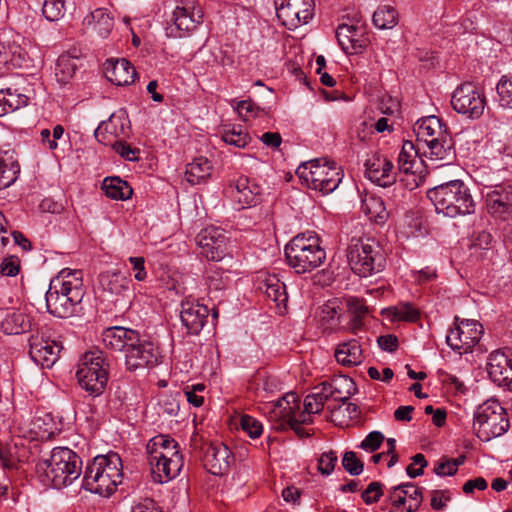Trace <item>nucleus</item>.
Masks as SVG:
<instances>
[{
	"label": "nucleus",
	"mask_w": 512,
	"mask_h": 512,
	"mask_svg": "<svg viewBox=\"0 0 512 512\" xmlns=\"http://www.w3.org/2000/svg\"><path fill=\"white\" fill-rule=\"evenodd\" d=\"M325 401L317 392L307 395L304 400V409L307 414L320 413L323 410Z\"/></svg>",
	"instance_id": "bf43d9fd"
},
{
	"label": "nucleus",
	"mask_w": 512,
	"mask_h": 512,
	"mask_svg": "<svg viewBox=\"0 0 512 512\" xmlns=\"http://www.w3.org/2000/svg\"><path fill=\"white\" fill-rule=\"evenodd\" d=\"M451 500L449 491L435 490L431 496V507L434 510H442L446 507L447 502Z\"/></svg>",
	"instance_id": "0e129e2a"
},
{
	"label": "nucleus",
	"mask_w": 512,
	"mask_h": 512,
	"mask_svg": "<svg viewBox=\"0 0 512 512\" xmlns=\"http://www.w3.org/2000/svg\"><path fill=\"white\" fill-rule=\"evenodd\" d=\"M361 209L371 221L376 223H383L388 216L384 202L375 195L366 196L362 200Z\"/></svg>",
	"instance_id": "4c0bfd02"
},
{
	"label": "nucleus",
	"mask_w": 512,
	"mask_h": 512,
	"mask_svg": "<svg viewBox=\"0 0 512 512\" xmlns=\"http://www.w3.org/2000/svg\"><path fill=\"white\" fill-rule=\"evenodd\" d=\"M260 193V186L246 176H240L235 182L234 189L231 191L232 197L239 203L241 208L256 205L260 200Z\"/></svg>",
	"instance_id": "c85d7f7f"
},
{
	"label": "nucleus",
	"mask_w": 512,
	"mask_h": 512,
	"mask_svg": "<svg viewBox=\"0 0 512 512\" xmlns=\"http://www.w3.org/2000/svg\"><path fill=\"white\" fill-rule=\"evenodd\" d=\"M47 481L56 489H62L77 480L82 472L80 457L67 447H55L49 459L38 464Z\"/></svg>",
	"instance_id": "39448f33"
},
{
	"label": "nucleus",
	"mask_w": 512,
	"mask_h": 512,
	"mask_svg": "<svg viewBox=\"0 0 512 512\" xmlns=\"http://www.w3.org/2000/svg\"><path fill=\"white\" fill-rule=\"evenodd\" d=\"M434 472L438 476H453L457 472V464L452 462L449 458L443 457L435 465Z\"/></svg>",
	"instance_id": "680f3d73"
},
{
	"label": "nucleus",
	"mask_w": 512,
	"mask_h": 512,
	"mask_svg": "<svg viewBox=\"0 0 512 512\" xmlns=\"http://www.w3.org/2000/svg\"><path fill=\"white\" fill-rule=\"evenodd\" d=\"M298 177L311 189L323 194L333 192L342 180V172L334 162L314 159L298 166Z\"/></svg>",
	"instance_id": "1a4fd4ad"
},
{
	"label": "nucleus",
	"mask_w": 512,
	"mask_h": 512,
	"mask_svg": "<svg viewBox=\"0 0 512 512\" xmlns=\"http://www.w3.org/2000/svg\"><path fill=\"white\" fill-rule=\"evenodd\" d=\"M62 346L42 334H33L29 339V355L42 368H51L58 360Z\"/></svg>",
	"instance_id": "f3484780"
},
{
	"label": "nucleus",
	"mask_w": 512,
	"mask_h": 512,
	"mask_svg": "<svg viewBox=\"0 0 512 512\" xmlns=\"http://www.w3.org/2000/svg\"><path fill=\"white\" fill-rule=\"evenodd\" d=\"M109 364L101 351L86 352L79 360L76 377L90 396L101 395L108 382Z\"/></svg>",
	"instance_id": "6e6552de"
},
{
	"label": "nucleus",
	"mask_w": 512,
	"mask_h": 512,
	"mask_svg": "<svg viewBox=\"0 0 512 512\" xmlns=\"http://www.w3.org/2000/svg\"><path fill=\"white\" fill-rule=\"evenodd\" d=\"M455 323V327L450 329L446 336L447 345L460 355L471 352L481 339L482 325L476 320L459 321L458 317H455Z\"/></svg>",
	"instance_id": "f8f14e48"
},
{
	"label": "nucleus",
	"mask_w": 512,
	"mask_h": 512,
	"mask_svg": "<svg viewBox=\"0 0 512 512\" xmlns=\"http://www.w3.org/2000/svg\"><path fill=\"white\" fill-rule=\"evenodd\" d=\"M422 161L418 158V150L412 141H404L398 155V169L406 175L402 182L409 190L417 188L424 181V176L417 174Z\"/></svg>",
	"instance_id": "2eb2a0df"
},
{
	"label": "nucleus",
	"mask_w": 512,
	"mask_h": 512,
	"mask_svg": "<svg viewBox=\"0 0 512 512\" xmlns=\"http://www.w3.org/2000/svg\"><path fill=\"white\" fill-rule=\"evenodd\" d=\"M138 331L122 326H113L102 333V342L105 348L125 353L131 342L136 341Z\"/></svg>",
	"instance_id": "cd10ccee"
},
{
	"label": "nucleus",
	"mask_w": 512,
	"mask_h": 512,
	"mask_svg": "<svg viewBox=\"0 0 512 512\" xmlns=\"http://www.w3.org/2000/svg\"><path fill=\"white\" fill-rule=\"evenodd\" d=\"M334 390V400L345 403L352 394L356 391V385L352 378L347 376H340L332 379V386Z\"/></svg>",
	"instance_id": "a19ab883"
},
{
	"label": "nucleus",
	"mask_w": 512,
	"mask_h": 512,
	"mask_svg": "<svg viewBox=\"0 0 512 512\" xmlns=\"http://www.w3.org/2000/svg\"><path fill=\"white\" fill-rule=\"evenodd\" d=\"M227 279V277L224 278L223 272L219 270H210L207 275L209 295L220 293L226 287Z\"/></svg>",
	"instance_id": "603ef678"
},
{
	"label": "nucleus",
	"mask_w": 512,
	"mask_h": 512,
	"mask_svg": "<svg viewBox=\"0 0 512 512\" xmlns=\"http://www.w3.org/2000/svg\"><path fill=\"white\" fill-rule=\"evenodd\" d=\"M345 314L349 321L345 328L353 333H356L362 328L364 318L368 315V307L364 302L358 298L349 297L346 299Z\"/></svg>",
	"instance_id": "f704fd0d"
},
{
	"label": "nucleus",
	"mask_w": 512,
	"mask_h": 512,
	"mask_svg": "<svg viewBox=\"0 0 512 512\" xmlns=\"http://www.w3.org/2000/svg\"><path fill=\"white\" fill-rule=\"evenodd\" d=\"M240 425L251 438H258L262 434V424L250 415H242Z\"/></svg>",
	"instance_id": "5fc2aeb1"
},
{
	"label": "nucleus",
	"mask_w": 512,
	"mask_h": 512,
	"mask_svg": "<svg viewBox=\"0 0 512 512\" xmlns=\"http://www.w3.org/2000/svg\"><path fill=\"white\" fill-rule=\"evenodd\" d=\"M209 315V309L204 304H200L198 301L185 300L181 304V321L186 327L187 333L191 335H197L204 327L207 317Z\"/></svg>",
	"instance_id": "b1692460"
},
{
	"label": "nucleus",
	"mask_w": 512,
	"mask_h": 512,
	"mask_svg": "<svg viewBox=\"0 0 512 512\" xmlns=\"http://www.w3.org/2000/svg\"><path fill=\"white\" fill-rule=\"evenodd\" d=\"M337 463V455L334 451L324 452L318 462V469L323 475H329Z\"/></svg>",
	"instance_id": "13d9d810"
},
{
	"label": "nucleus",
	"mask_w": 512,
	"mask_h": 512,
	"mask_svg": "<svg viewBox=\"0 0 512 512\" xmlns=\"http://www.w3.org/2000/svg\"><path fill=\"white\" fill-rule=\"evenodd\" d=\"M425 146L424 155L435 167L450 165L456 159L454 142L449 133L433 138Z\"/></svg>",
	"instance_id": "aec40b11"
},
{
	"label": "nucleus",
	"mask_w": 512,
	"mask_h": 512,
	"mask_svg": "<svg viewBox=\"0 0 512 512\" xmlns=\"http://www.w3.org/2000/svg\"><path fill=\"white\" fill-rule=\"evenodd\" d=\"M334 356L337 363L345 367L360 365L364 360L362 347L356 339L340 343Z\"/></svg>",
	"instance_id": "72a5a7b5"
},
{
	"label": "nucleus",
	"mask_w": 512,
	"mask_h": 512,
	"mask_svg": "<svg viewBox=\"0 0 512 512\" xmlns=\"http://www.w3.org/2000/svg\"><path fill=\"white\" fill-rule=\"evenodd\" d=\"M489 213L503 216L512 207V186L497 187L486 195Z\"/></svg>",
	"instance_id": "473e14b6"
},
{
	"label": "nucleus",
	"mask_w": 512,
	"mask_h": 512,
	"mask_svg": "<svg viewBox=\"0 0 512 512\" xmlns=\"http://www.w3.org/2000/svg\"><path fill=\"white\" fill-rule=\"evenodd\" d=\"M19 168L13 162H7L0 154V190L9 187L17 179Z\"/></svg>",
	"instance_id": "09e8293b"
},
{
	"label": "nucleus",
	"mask_w": 512,
	"mask_h": 512,
	"mask_svg": "<svg viewBox=\"0 0 512 512\" xmlns=\"http://www.w3.org/2000/svg\"><path fill=\"white\" fill-rule=\"evenodd\" d=\"M20 271V259L11 255L5 257L0 264V272L3 276L14 277Z\"/></svg>",
	"instance_id": "6e6d98bb"
},
{
	"label": "nucleus",
	"mask_w": 512,
	"mask_h": 512,
	"mask_svg": "<svg viewBox=\"0 0 512 512\" xmlns=\"http://www.w3.org/2000/svg\"><path fill=\"white\" fill-rule=\"evenodd\" d=\"M125 366L128 371L156 366L160 362V351L157 345L136 334V341L131 342L124 353Z\"/></svg>",
	"instance_id": "ddd939ff"
},
{
	"label": "nucleus",
	"mask_w": 512,
	"mask_h": 512,
	"mask_svg": "<svg viewBox=\"0 0 512 512\" xmlns=\"http://www.w3.org/2000/svg\"><path fill=\"white\" fill-rule=\"evenodd\" d=\"M414 131L417 141L424 144L433 138H439L449 133L446 125L437 116H428L418 120L414 126Z\"/></svg>",
	"instance_id": "7c9ffc66"
},
{
	"label": "nucleus",
	"mask_w": 512,
	"mask_h": 512,
	"mask_svg": "<svg viewBox=\"0 0 512 512\" xmlns=\"http://www.w3.org/2000/svg\"><path fill=\"white\" fill-rule=\"evenodd\" d=\"M211 171L210 161L205 157H198L187 165L185 175L189 183L196 185L209 178Z\"/></svg>",
	"instance_id": "c9c22d12"
},
{
	"label": "nucleus",
	"mask_w": 512,
	"mask_h": 512,
	"mask_svg": "<svg viewBox=\"0 0 512 512\" xmlns=\"http://www.w3.org/2000/svg\"><path fill=\"white\" fill-rule=\"evenodd\" d=\"M221 138L226 144L237 148H244L251 141L249 134L240 126L224 129Z\"/></svg>",
	"instance_id": "c03bdc74"
},
{
	"label": "nucleus",
	"mask_w": 512,
	"mask_h": 512,
	"mask_svg": "<svg viewBox=\"0 0 512 512\" xmlns=\"http://www.w3.org/2000/svg\"><path fill=\"white\" fill-rule=\"evenodd\" d=\"M285 256L288 265L301 274L320 267L326 259V252L316 235L301 233L285 246Z\"/></svg>",
	"instance_id": "423d86ee"
},
{
	"label": "nucleus",
	"mask_w": 512,
	"mask_h": 512,
	"mask_svg": "<svg viewBox=\"0 0 512 512\" xmlns=\"http://www.w3.org/2000/svg\"><path fill=\"white\" fill-rule=\"evenodd\" d=\"M85 27L99 38H107L114 28V16L105 8H97L83 20Z\"/></svg>",
	"instance_id": "c756f323"
},
{
	"label": "nucleus",
	"mask_w": 512,
	"mask_h": 512,
	"mask_svg": "<svg viewBox=\"0 0 512 512\" xmlns=\"http://www.w3.org/2000/svg\"><path fill=\"white\" fill-rule=\"evenodd\" d=\"M1 91L2 93H5V97L7 101H9V105L12 108V111H15L27 104L28 97L24 94L16 93L10 88Z\"/></svg>",
	"instance_id": "e2e57ef3"
},
{
	"label": "nucleus",
	"mask_w": 512,
	"mask_h": 512,
	"mask_svg": "<svg viewBox=\"0 0 512 512\" xmlns=\"http://www.w3.org/2000/svg\"><path fill=\"white\" fill-rule=\"evenodd\" d=\"M427 197L438 213L451 218L472 214L476 207L470 189L461 180H453L431 188L427 192Z\"/></svg>",
	"instance_id": "20e7f679"
},
{
	"label": "nucleus",
	"mask_w": 512,
	"mask_h": 512,
	"mask_svg": "<svg viewBox=\"0 0 512 512\" xmlns=\"http://www.w3.org/2000/svg\"><path fill=\"white\" fill-rule=\"evenodd\" d=\"M105 134L113 135L115 138H124L126 135L124 119L112 115L108 121L102 122L95 130V137L101 142L111 143Z\"/></svg>",
	"instance_id": "e433bc0d"
},
{
	"label": "nucleus",
	"mask_w": 512,
	"mask_h": 512,
	"mask_svg": "<svg viewBox=\"0 0 512 512\" xmlns=\"http://www.w3.org/2000/svg\"><path fill=\"white\" fill-rule=\"evenodd\" d=\"M31 329V319L21 310H7L0 321V330L7 335H18Z\"/></svg>",
	"instance_id": "2f4dec72"
},
{
	"label": "nucleus",
	"mask_w": 512,
	"mask_h": 512,
	"mask_svg": "<svg viewBox=\"0 0 512 512\" xmlns=\"http://www.w3.org/2000/svg\"><path fill=\"white\" fill-rule=\"evenodd\" d=\"M128 261L132 265V270L135 272L134 278L139 282L144 281L147 277V272H146L145 266H144V264H145L144 258L143 257H129Z\"/></svg>",
	"instance_id": "338daca9"
},
{
	"label": "nucleus",
	"mask_w": 512,
	"mask_h": 512,
	"mask_svg": "<svg viewBox=\"0 0 512 512\" xmlns=\"http://www.w3.org/2000/svg\"><path fill=\"white\" fill-rule=\"evenodd\" d=\"M114 150L123 158L129 161L138 160L136 154L138 150L132 149L130 145L125 142L117 141L113 144Z\"/></svg>",
	"instance_id": "69168bd1"
},
{
	"label": "nucleus",
	"mask_w": 512,
	"mask_h": 512,
	"mask_svg": "<svg viewBox=\"0 0 512 512\" xmlns=\"http://www.w3.org/2000/svg\"><path fill=\"white\" fill-rule=\"evenodd\" d=\"M487 372L490 379L499 386L512 384V359L503 352L494 351L489 355Z\"/></svg>",
	"instance_id": "a878e982"
},
{
	"label": "nucleus",
	"mask_w": 512,
	"mask_h": 512,
	"mask_svg": "<svg viewBox=\"0 0 512 512\" xmlns=\"http://www.w3.org/2000/svg\"><path fill=\"white\" fill-rule=\"evenodd\" d=\"M202 19V7L194 0L181 1L173 11L174 25L177 30L183 32L179 37L194 31Z\"/></svg>",
	"instance_id": "a211bd4d"
},
{
	"label": "nucleus",
	"mask_w": 512,
	"mask_h": 512,
	"mask_svg": "<svg viewBox=\"0 0 512 512\" xmlns=\"http://www.w3.org/2000/svg\"><path fill=\"white\" fill-rule=\"evenodd\" d=\"M84 294L82 272L64 269L50 281L45 295L47 310L59 318L71 317L76 313Z\"/></svg>",
	"instance_id": "f257e3e1"
},
{
	"label": "nucleus",
	"mask_w": 512,
	"mask_h": 512,
	"mask_svg": "<svg viewBox=\"0 0 512 512\" xmlns=\"http://www.w3.org/2000/svg\"><path fill=\"white\" fill-rule=\"evenodd\" d=\"M343 468L350 475H359L363 472L364 464L353 451H347L342 459Z\"/></svg>",
	"instance_id": "864d4df0"
},
{
	"label": "nucleus",
	"mask_w": 512,
	"mask_h": 512,
	"mask_svg": "<svg viewBox=\"0 0 512 512\" xmlns=\"http://www.w3.org/2000/svg\"><path fill=\"white\" fill-rule=\"evenodd\" d=\"M496 91L501 107L512 109V74L503 75L499 80Z\"/></svg>",
	"instance_id": "49530a36"
},
{
	"label": "nucleus",
	"mask_w": 512,
	"mask_h": 512,
	"mask_svg": "<svg viewBox=\"0 0 512 512\" xmlns=\"http://www.w3.org/2000/svg\"><path fill=\"white\" fill-rule=\"evenodd\" d=\"M373 23L379 29H391L398 23V13L392 6H381L373 14Z\"/></svg>",
	"instance_id": "79ce46f5"
},
{
	"label": "nucleus",
	"mask_w": 512,
	"mask_h": 512,
	"mask_svg": "<svg viewBox=\"0 0 512 512\" xmlns=\"http://www.w3.org/2000/svg\"><path fill=\"white\" fill-rule=\"evenodd\" d=\"M505 409L495 399H489L478 406L474 413L473 430L484 442L502 436L509 429Z\"/></svg>",
	"instance_id": "9d476101"
},
{
	"label": "nucleus",
	"mask_w": 512,
	"mask_h": 512,
	"mask_svg": "<svg viewBox=\"0 0 512 512\" xmlns=\"http://www.w3.org/2000/svg\"><path fill=\"white\" fill-rule=\"evenodd\" d=\"M131 512H163L154 500L146 498L133 506Z\"/></svg>",
	"instance_id": "774afa93"
},
{
	"label": "nucleus",
	"mask_w": 512,
	"mask_h": 512,
	"mask_svg": "<svg viewBox=\"0 0 512 512\" xmlns=\"http://www.w3.org/2000/svg\"><path fill=\"white\" fill-rule=\"evenodd\" d=\"M401 488V493L405 495L410 507V511H417L422 503V492L413 483H406L397 486Z\"/></svg>",
	"instance_id": "3c124183"
},
{
	"label": "nucleus",
	"mask_w": 512,
	"mask_h": 512,
	"mask_svg": "<svg viewBox=\"0 0 512 512\" xmlns=\"http://www.w3.org/2000/svg\"><path fill=\"white\" fill-rule=\"evenodd\" d=\"M66 0H45L42 7L44 17L49 21L61 19L66 11Z\"/></svg>",
	"instance_id": "8fccbe9b"
},
{
	"label": "nucleus",
	"mask_w": 512,
	"mask_h": 512,
	"mask_svg": "<svg viewBox=\"0 0 512 512\" xmlns=\"http://www.w3.org/2000/svg\"><path fill=\"white\" fill-rule=\"evenodd\" d=\"M146 448L155 482L166 483L179 475L184 460L174 439L160 434L150 439Z\"/></svg>",
	"instance_id": "7ed1b4c3"
},
{
	"label": "nucleus",
	"mask_w": 512,
	"mask_h": 512,
	"mask_svg": "<svg viewBox=\"0 0 512 512\" xmlns=\"http://www.w3.org/2000/svg\"><path fill=\"white\" fill-rule=\"evenodd\" d=\"M384 435L379 431L370 432L364 440L360 444V448L368 451L374 452L380 448L381 444L384 441Z\"/></svg>",
	"instance_id": "4d7b16f0"
},
{
	"label": "nucleus",
	"mask_w": 512,
	"mask_h": 512,
	"mask_svg": "<svg viewBox=\"0 0 512 512\" xmlns=\"http://www.w3.org/2000/svg\"><path fill=\"white\" fill-rule=\"evenodd\" d=\"M382 494V484L379 482H371L362 492L361 496L366 504H373L379 501Z\"/></svg>",
	"instance_id": "052dcab7"
},
{
	"label": "nucleus",
	"mask_w": 512,
	"mask_h": 512,
	"mask_svg": "<svg viewBox=\"0 0 512 512\" xmlns=\"http://www.w3.org/2000/svg\"><path fill=\"white\" fill-rule=\"evenodd\" d=\"M123 479L122 460L117 453L98 455L88 463L82 480L85 490L104 497L112 495Z\"/></svg>",
	"instance_id": "f03ea898"
},
{
	"label": "nucleus",
	"mask_w": 512,
	"mask_h": 512,
	"mask_svg": "<svg viewBox=\"0 0 512 512\" xmlns=\"http://www.w3.org/2000/svg\"><path fill=\"white\" fill-rule=\"evenodd\" d=\"M336 37L346 54H361L369 44V37L362 26L341 24L337 27Z\"/></svg>",
	"instance_id": "6ab92c4d"
},
{
	"label": "nucleus",
	"mask_w": 512,
	"mask_h": 512,
	"mask_svg": "<svg viewBox=\"0 0 512 512\" xmlns=\"http://www.w3.org/2000/svg\"><path fill=\"white\" fill-rule=\"evenodd\" d=\"M104 75L114 85L127 86L134 82L137 72L125 58L108 59L104 64Z\"/></svg>",
	"instance_id": "bb28decb"
},
{
	"label": "nucleus",
	"mask_w": 512,
	"mask_h": 512,
	"mask_svg": "<svg viewBox=\"0 0 512 512\" xmlns=\"http://www.w3.org/2000/svg\"><path fill=\"white\" fill-rule=\"evenodd\" d=\"M130 279L119 271H105L99 275V284L111 301L117 303L130 295Z\"/></svg>",
	"instance_id": "393cba45"
},
{
	"label": "nucleus",
	"mask_w": 512,
	"mask_h": 512,
	"mask_svg": "<svg viewBox=\"0 0 512 512\" xmlns=\"http://www.w3.org/2000/svg\"><path fill=\"white\" fill-rule=\"evenodd\" d=\"M347 260L351 270L364 278L381 272L386 265L384 250L371 238H352L347 248Z\"/></svg>",
	"instance_id": "0eeeda50"
},
{
	"label": "nucleus",
	"mask_w": 512,
	"mask_h": 512,
	"mask_svg": "<svg viewBox=\"0 0 512 512\" xmlns=\"http://www.w3.org/2000/svg\"><path fill=\"white\" fill-rule=\"evenodd\" d=\"M76 61V58L69 55L59 56L55 68V76L59 83L65 84L73 78L77 70Z\"/></svg>",
	"instance_id": "ea45409f"
},
{
	"label": "nucleus",
	"mask_w": 512,
	"mask_h": 512,
	"mask_svg": "<svg viewBox=\"0 0 512 512\" xmlns=\"http://www.w3.org/2000/svg\"><path fill=\"white\" fill-rule=\"evenodd\" d=\"M203 462L211 474L222 475L229 470L234 462V457L228 446L214 442L206 447Z\"/></svg>",
	"instance_id": "4be33fe9"
},
{
	"label": "nucleus",
	"mask_w": 512,
	"mask_h": 512,
	"mask_svg": "<svg viewBox=\"0 0 512 512\" xmlns=\"http://www.w3.org/2000/svg\"><path fill=\"white\" fill-rule=\"evenodd\" d=\"M269 408V419L274 422L275 429H285L286 422L295 417V410L299 408L298 397L295 393H286Z\"/></svg>",
	"instance_id": "5701e85b"
},
{
	"label": "nucleus",
	"mask_w": 512,
	"mask_h": 512,
	"mask_svg": "<svg viewBox=\"0 0 512 512\" xmlns=\"http://www.w3.org/2000/svg\"><path fill=\"white\" fill-rule=\"evenodd\" d=\"M393 315V320L415 322L419 319V311L410 303H399L389 309Z\"/></svg>",
	"instance_id": "de8ad7c7"
},
{
	"label": "nucleus",
	"mask_w": 512,
	"mask_h": 512,
	"mask_svg": "<svg viewBox=\"0 0 512 512\" xmlns=\"http://www.w3.org/2000/svg\"><path fill=\"white\" fill-rule=\"evenodd\" d=\"M201 254L208 260L220 261L227 253L228 237L219 227L204 228L196 237Z\"/></svg>",
	"instance_id": "dca6fc26"
},
{
	"label": "nucleus",
	"mask_w": 512,
	"mask_h": 512,
	"mask_svg": "<svg viewBox=\"0 0 512 512\" xmlns=\"http://www.w3.org/2000/svg\"><path fill=\"white\" fill-rule=\"evenodd\" d=\"M265 294L278 306L287 302L286 287L276 276H269L265 282Z\"/></svg>",
	"instance_id": "37998d69"
},
{
	"label": "nucleus",
	"mask_w": 512,
	"mask_h": 512,
	"mask_svg": "<svg viewBox=\"0 0 512 512\" xmlns=\"http://www.w3.org/2000/svg\"><path fill=\"white\" fill-rule=\"evenodd\" d=\"M103 189L107 197L115 200H127L131 198L133 190L130 185L119 177L105 178Z\"/></svg>",
	"instance_id": "58836bf2"
},
{
	"label": "nucleus",
	"mask_w": 512,
	"mask_h": 512,
	"mask_svg": "<svg viewBox=\"0 0 512 512\" xmlns=\"http://www.w3.org/2000/svg\"><path fill=\"white\" fill-rule=\"evenodd\" d=\"M451 105L459 114L471 119H478L486 107V97L474 83L466 82L453 92Z\"/></svg>",
	"instance_id": "9b49d317"
},
{
	"label": "nucleus",
	"mask_w": 512,
	"mask_h": 512,
	"mask_svg": "<svg viewBox=\"0 0 512 512\" xmlns=\"http://www.w3.org/2000/svg\"><path fill=\"white\" fill-rule=\"evenodd\" d=\"M205 62L211 67H230L234 63V58L227 50L215 46L209 49Z\"/></svg>",
	"instance_id": "a18cd8bd"
},
{
	"label": "nucleus",
	"mask_w": 512,
	"mask_h": 512,
	"mask_svg": "<svg viewBox=\"0 0 512 512\" xmlns=\"http://www.w3.org/2000/svg\"><path fill=\"white\" fill-rule=\"evenodd\" d=\"M365 167L366 177L381 187H387L396 182L394 165L384 155H372L366 160Z\"/></svg>",
	"instance_id": "412c9836"
},
{
	"label": "nucleus",
	"mask_w": 512,
	"mask_h": 512,
	"mask_svg": "<svg viewBox=\"0 0 512 512\" xmlns=\"http://www.w3.org/2000/svg\"><path fill=\"white\" fill-rule=\"evenodd\" d=\"M278 19L283 26L294 30L308 21L314 15V0H275Z\"/></svg>",
	"instance_id": "4468645a"
}]
</instances>
